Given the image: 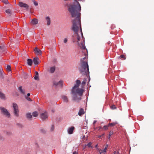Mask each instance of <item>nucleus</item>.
I'll use <instances>...</instances> for the list:
<instances>
[{
	"label": "nucleus",
	"mask_w": 154,
	"mask_h": 154,
	"mask_svg": "<svg viewBox=\"0 0 154 154\" xmlns=\"http://www.w3.org/2000/svg\"><path fill=\"white\" fill-rule=\"evenodd\" d=\"M18 90L21 94H22L23 95L25 94V90L24 89H23L22 88V87L21 86H20L18 88Z\"/></svg>",
	"instance_id": "16"
},
{
	"label": "nucleus",
	"mask_w": 154,
	"mask_h": 154,
	"mask_svg": "<svg viewBox=\"0 0 154 154\" xmlns=\"http://www.w3.org/2000/svg\"><path fill=\"white\" fill-rule=\"evenodd\" d=\"M35 75L34 77V79L36 80H39V77H38V72L37 71H35Z\"/></svg>",
	"instance_id": "20"
},
{
	"label": "nucleus",
	"mask_w": 154,
	"mask_h": 154,
	"mask_svg": "<svg viewBox=\"0 0 154 154\" xmlns=\"http://www.w3.org/2000/svg\"><path fill=\"white\" fill-rule=\"evenodd\" d=\"M110 107L112 109H114L116 108V107L115 105H112L110 106Z\"/></svg>",
	"instance_id": "30"
},
{
	"label": "nucleus",
	"mask_w": 154,
	"mask_h": 154,
	"mask_svg": "<svg viewBox=\"0 0 154 154\" xmlns=\"http://www.w3.org/2000/svg\"><path fill=\"white\" fill-rule=\"evenodd\" d=\"M30 95V94L29 93H28L27 94V95L26 96L27 97H29Z\"/></svg>",
	"instance_id": "45"
},
{
	"label": "nucleus",
	"mask_w": 154,
	"mask_h": 154,
	"mask_svg": "<svg viewBox=\"0 0 154 154\" xmlns=\"http://www.w3.org/2000/svg\"><path fill=\"white\" fill-rule=\"evenodd\" d=\"M5 12L7 13H10L11 11L10 9H7L6 10Z\"/></svg>",
	"instance_id": "37"
},
{
	"label": "nucleus",
	"mask_w": 154,
	"mask_h": 154,
	"mask_svg": "<svg viewBox=\"0 0 154 154\" xmlns=\"http://www.w3.org/2000/svg\"><path fill=\"white\" fill-rule=\"evenodd\" d=\"M27 64L29 66H31L32 64V60L30 59L27 60Z\"/></svg>",
	"instance_id": "21"
},
{
	"label": "nucleus",
	"mask_w": 154,
	"mask_h": 154,
	"mask_svg": "<svg viewBox=\"0 0 154 154\" xmlns=\"http://www.w3.org/2000/svg\"><path fill=\"white\" fill-rule=\"evenodd\" d=\"M97 146H98V145L97 144L96 146H95V147L96 148H97Z\"/></svg>",
	"instance_id": "46"
},
{
	"label": "nucleus",
	"mask_w": 154,
	"mask_h": 154,
	"mask_svg": "<svg viewBox=\"0 0 154 154\" xmlns=\"http://www.w3.org/2000/svg\"><path fill=\"white\" fill-rule=\"evenodd\" d=\"M84 113L85 112L84 109H83L81 108L79 110V112L78 115L79 116H81L82 115L84 114Z\"/></svg>",
	"instance_id": "17"
},
{
	"label": "nucleus",
	"mask_w": 154,
	"mask_h": 154,
	"mask_svg": "<svg viewBox=\"0 0 154 154\" xmlns=\"http://www.w3.org/2000/svg\"><path fill=\"white\" fill-rule=\"evenodd\" d=\"M0 98L2 99H5V95L1 92H0Z\"/></svg>",
	"instance_id": "23"
},
{
	"label": "nucleus",
	"mask_w": 154,
	"mask_h": 154,
	"mask_svg": "<svg viewBox=\"0 0 154 154\" xmlns=\"http://www.w3.org/2000/svg\"><path fill=\"white\" fill-rule=\"evenodd\" d=\"M27 77H28V76H27V75L26 74V76L24 77V78L25 79H26V78H27Z\"/></svg>",
	"instance_id": "44"
},
{
	"label": "nucleus",
	"mask_w": 154,
	"mask_h": 154,
	"mask_svg": "<svg viewBox=\"0 0 154 154\" xmlns=\"http://www.w3.org/2000/svg\"><path fill=\"white\" fill-rule=\"evenodd\" d=\"M7 70L8 71H11V66L10 65H8L7 66Z\"/></svg>",
	"instance_id": "25"
},
{
	"label": "nucleus",
	"mask_w": 154,
	"mask_h": 154,
	"mask_svg": "<svg viewBox=\"0 0 154 154\" xmlns=\"http://www.w3.org/2000/svg\"><path fill=\"white\" fill-rule=\"evenodd\" d=\"M74 129V127L73 126L69 128L68 130V133L69 134H72Z\"/></svg>",
	"instance_id": "11"
},
{
	"label": "nucleus",
	"mask_w": 154,
	"mask_h": 154,
	"mask_svg": "<svg viewBox=\"0 0 154 154\" xmlns=\"http://www.w3.org/2000/svg\"><path fill=\"white\" fill-rule=\"evenodd\" d=\"M33 2L34 5L35 6H37L38 5V3L37 2H36L35 0H33Z\"/></svg>",
	"instance_id": "32"
},
{
	"label": "nucleus",
	"mask_w": 154,
	"mask_h": 154,
	"mask_svg": "<svg viewBox=\"0 0 154 154\" xmlns=\"http://www.w3.org/2000/svg\"><path fill=\"white\" fill-rule=\"evenodd\" d=\"M98 128H99V130H100V129L102 128V127H98Z\"/></svg>",
	"instance_id": "47"
},
{
	"label": "nucleus",
	"mask_w": 154,
	"mask_h": 154,
	"mask_svg": "<svg viewBox=\"0 0 154 154\" xmlns=\"http://www.w3.org/2000/svg\"><path fill=\"white\" fill-rule=\"evenodd\" d=\"M91 144L92 143L91 142H89L87 144V146H88V147H91Z\"/></svg>",
	"instance_id": "33"
},
{
	"label": "nucleus",
	"mask_w": 154,
	"mask_h": 154,
	"mask_svg": "<svg viewBox=\"0 0 154 154\" xmlns=\"http://www.w3.org/2000/svg\"><path fill=\"white\" fill-rule=\"evenodd\" d=\"M26 118L29 120H31L32 118V115L30 113H28L26 114Z\"/></svg>",
	"instance_id": "13"
},
{
	"label": "nucleus",
	"mask_w": 154,
	"mask_h": 154,
	"mask_svg": "<svg viewBox=\"0 0 154 154\" xmlns=\"http://www.w3.org/2000/svg\"><path fill=\"white\" fill-rule=\"evenodd\" d=\"M44 132H45V130H44Z\"/></svg>",
	"instance_id": "51"
},
{
	"label": "nucleus",
	"mask_w": 154,
	"mask_h": 154,
	"mask_svg": "<svg viewBox=\"0 0 154 154\" xmlns=\"http://www.w3.org/2000/svg\"><path fill=\"white\" fill-rule=\"evenodd\" d=\"M108 127H109V126L108 125H107V126H106V125H105L103 127V129L104 130H107L108 129Z\"/></svg>",
	"instance_id": "34"
},
{
	"label": "nucleus",
	"mask_w": 154,
	"mask_h": 154,
	"mask_svg": "<svg viewBox=\"0 0 154 154\" xmlns=\"http://www.w3.org/2000/svg\"><path fill=\"white\" fill-rule=\"evenodd\" d=\"M13 113L14 115L16 117H18L19 116V110L17 105L15 103H13Z\"/></svg>",
	"instance_id": "3"
},
{
	"label": "nucleus",
	"mask_w": 154,
	"mask_h": 154,
	"mask_svg": "<svg viewBox=\"0 0 154 154\" xmlns=\"http://www.w3.org/2000/svg\"><path fill=\"white\" fill-rule=\"evenodd\" d=\"M0 110L2 114L8 118L10 117V114L8 110L3 107H0Z\"/></svg>",
	"instance_id": "4"
},
{
	"label": "nucleus",
	"mask_w": 154,
	"mask_h": 154,
	"mask_svg": "<svg viewBox=\"0 0 154 154\" xmlns=\"http://www.w3.org/2000/svg\"><path fill=\"white\" fill-rule=\"evenodd\" d=\"M45 20L47 21V24L48 26L50 25L51 24V19L49 17H47L45 18Z\"/></svg>",
	"instance_id": "15"
},
{
	"label": "nucleus",
	"mask_w": 154,
	"mask_h": 154,
	"mask_svg": "<svg viewBox=\"0 0 154 154\" xmlns=\"http://www.w3.org/2000/svg\"><path fill=\"white\" fill-rule=\"evenodd\" d=\"M33 61L34 64L35 65L38 64L39 62V59L38 57L34 58L33 59Z\"/></svg>",
	"instance_id": "9"
},
{
	"label": "nucleus",
	"mask_w": 154,
	"mask_h": 154,
	"mask_svg": "<svg viewBox=\"0 0 154 154\" xmlns=\"http://www.w3.org/2000/svg\"><path fill=\"white\" fill-rule=\"evenodd\" d=\"M19 5L21 8H25L26 10L28 9L29 7V6L27 4L21 2H19Z\"/></svg>",
	"instance_id": "5"
},
{
	"label": "nucleus",
	"mask_w": 154,
	"mask_h": 154,
	"mask_svg": "<svg viewBox=\"0 0 154 154\" xmlns=\"http://www.w3.org/2000/svg\"><path fill=\"white\" fill-rule=\"evenodd\" d=\"M76 83L72 88L71 94L72 95V100L78 102L81 100V97L84 90L82 88H79V86L81 84L80 80H77Z\"/></svg>",
	"instance_id": "1"
},
{
	"label": "nucleus",
	"mask_w": 154,
	"mask_h": 154,
	"mask_svg": "<svg viewBox=\"0 0 154 154\" xmlns=\"http://www.w3.org/2000/svg\"><path fill=\"white\" fill-rule=\"evenodd\" d=\"M55 66H53L51 67L49 70V72L51 73H53L55 70Z\"/></svg>",
	"instance_id": "12"
},
{
	"label": "nucleus",
	"mask_w": 154,
	"mask_h": 154,
	"mask_svg": "<svg viewBox=\"0 0 154 154\" xmlns=\"http://www.w3.org/2000/svg\"><path fill=\"white\" fill-rule=\"evenodd\" d=\"M68 40L66 38H65L63 42L65 43H66L67 42Z\"/></svg>",
	"instance_id": "39"
},
{
	"label": "nucleus",
	"mask_w": 154,
	"mask_h": 154,
	"mask_svg": "<svg viewBox=\"0 0 154 154\" xmlns=\"http://www.w3.org/2000/svg\"><path fill=\"white\" fill-rule=\"evenodd\" d=\"M113 133L112 131H110L109 134V136H108V138L109 139L110 138L112 134Z\"/></svg>",
	"instance_id": "29"
},
{
	"label": "nucleus",
	"mask_w": 154,
	"mask_h": 154,
	"mask_svg": "<svg viewBox=\"0 0 154 154\" xmlns=\"http://www.w3.org/2000/svg\"><path fill=\"white\" fill-rule=\"evenodd\" d=\"M96 122H97V121L95 120L93 122V124L94 125L96 123Z\"/></svg>",
	"instance_id": "43"
},
{
	"label": "nucleus",
	"mask_w": 154,
	"mask_h": 154,
	"mask_svg": "<svg viewBox=\"0 0 154 154\" xmlns=\"http://www.w3.org/2000/svg\"><path fill=\"white\" fill-rule=\"evenodd\" d=\"M1 48V47L0 46V48Z\"/></svg>",
	"instance_id": "50"
},
{
	"label": "nucleus",
	"mask_w": 154,
	"mask_h": 154,
	"mask_svg": "<svg viewBox=\"0 0 154 154\" xmlns=\"http://www.w3.org/2000/svg\"><path fill=\"white\" fill-rule=\"evenodd\" d=\"M17 125L18 127L20 128H22L23 127V125L21 124H17Z\"/></svg>",
	"instance_id": "31"
},
{
	"label": "nucleus",
	"mask_w": 154,
	"mask_h": 154,
	"mask_svg": "<svg viewBox=\"0 0 154 154\" xmlns=\"http://www.w3.org/2000/svg\"><path fill=\"white\" fill-rule=\"evenodd\" d=\"M63 81L61 80L59 81L58 82H56L54 81L53 82V84L55 85H60L62 86V85Z\"/></svg>",
	"instance_id": "10"
},
{
	"label": "nucleus",
	"mask_w": 154,
	"mask_h": 154,
	"mask_svg": "<svg viewBox=\"0 0 154 154\" xmlns=\"http://www.w3.org/2000/svg\"><path fill=\"white\" fill-rule=\"evenodd\" d=\"M102 153V152H100V153H99V154H101V153Z\"/></svg>",
	"instance_id": "49"
},
{
	"label": "nucleus",
	"mask_w": 154,
	"mask_h": 154,
	"mask_svg": "<svg viewBox=\"0 0 154 154\" xmlns=\"http://www.w3.org/2000/svg\"><path fill=\"white\" fill-rule=\"evenodd\" d=\"M116 124V123H114V122L111 123H109L108 125L109 126H113L114 125H115Z\"/></svg>",
	"instance_id": "27"
},
{
	"label": "nucleus",
	"mask_w": 154,
	"mask_h": 154,
	"mask_svg": "<svg viewBox=\"0 0 154 154\" xmlns=\"http://www.w3.org/2000/svg\"><path fill=\"white\" fill-rule=\"evenodd\" d=\"M35 53L37 55H41L42 54L41 51L37 47H36L34 49Z\"/></svg>",
	"instance_id": "7"
},
{
	"label": "nucleus",
	"mask_w": 154,
	"mask_h": 154,
	"mask_svg": "<svg viewBox=\"0 0 154 154\" xmlns=\"http://www.w3.org/2000/svg\"><path fill=\"white\" fill-rule=\"evenodd\" d=\"M78 44H79H79H79V43H78Z\"/></svg>",
	"instance_id": "52"
},
{
	"label": "nucleus",
	"mask_w": 154,
	"mask_h": 154,
	"mask_svg": "<svg viewBox=\"0 0 154 154\" xmlns=\"http://www.w3.org/2000/svg\"><path fill=\"white\" fill-rule=\"evenodd\" d=\"M97 151H98L100 153V152H102V153L103 152L102 150H101V149H100L99 148H97Z\"/></svg>",
	"instance_id": "40"
},
{
	"label": "nucleus",
	"mask_w": 154,
	"mask_h": 154,
	"mask_svg": "<svg viewBox=\"0 0 154 154\" xmlns=\"http://www.w3.org/2000/svg\"><path fill=\"white\" fill-rule=\"evenodd\" d=\"M6 134L10 136L12 134V133L10 131H6L5 132Z\"/></svg>",
	"instance_id": "26"
},
{
	"label": "nucleus",
	"mask_w": 154,
	"mask_h": 154,
	"mask_svg": "<svg viewBox=\"0 0 154 154\" xmlns=\"http://www.w3.org/2000/svg\"><path fill=\"white\" fill-rule=\"evenodd\" d=\"M73 154H78V152L75 151L73 152Z\"/></svg>",
	"instance_id": "42"
},
{
	"label": "nucleus",
	"mask_w": 154,
	"mask_h": 154,
	"mask_svg": "<svg viewBox=\"0 0 154 154\" xmlns=\"http://www.w3.org/2000/svg\"><path fill=\"white\" fill-rule=\"evenodd\" d=\"M120 57L121 58L123 59L124 60H125L126 59L125 56L124 55H121Z\"/></svg>",
	"instance_id": "35"
},
{
	"label": "nucleus",
	"mask_w": 154,
	"mask_h": 154,
	"mask_svg": "<svg viewBox=\"0 0 154 154\" xmlns=\"http://www.w3.org/2000/svg\"><path fill=\"white\" fill-rule=\"evenodd\" d=\"M38 113L37 111H35L33 112L32 113V116L34 117H36L38 116Z\"/></svg>",
	"instance_id": "22"
},
{
	"label": "nucleus",
	"mask_w": 154,
	"mask_h": 154,
	"mask_svg": "<svg viewBox=\"0 0 154 154\" xmlns=\"http://www.w3.org/2000/svg\"><path fill=\"white\" fill-rule=\"evenodd\" d=\"M4 140V138L2 136L0 135V140Z\"/></svg>",
	"instance_id": "41"
},
{
	"label": "nucleus",
	"mask_w": 154,
	"mask_h": 154,
	"mask_svg": "<svg viewBox=\"0 0 154 154\" xmlns=\"http://www.w3.org/2000/svg\"><path fill=\"white\" fill-rule=\"evenodd\" d=\"M48 114L47 112L42 113L40 115V117L43 120L48 118Z\"/></svg>",
	"instance_id": "6"
},
{
	"label": "nucleus",
	"mask_w": 154,
	"mask_h": 154,
	"mask_svg": "<svg viewBox=\"0 0 154 154\" xmlns=\"http://www.w3.org/2000/svg\"><path fill=\"white\" fill-rule=\"evenodd\" d=\"M116 153V151H115L114 152V153H113V154H115Z\"/></svg>",
	"instance_id": "48"
},
{
	"label": "nucleus",
	"mask_w": 154,
	"mask_h": 154,
	"mask_svg": "<svg viewBox=\"0 0 154 154\" xmlns=\"http://www.w3.org/2000/svg\"><path fill=\"white\" fill-rule=\"evenodd\" d=\"M79 69L81 74L82 75H86V78H85L82 83V86H84L87 81V79L88 77H89L88 66V64L87 59L86 57H84L83 58V60H81L80 67Z\"/></svg>",
	"instance_id": "2"
},
{
	"label": "nucleus",
	"mask_w": 154,
	"mask_h": 154,
	"mask_svg": "<svg viewBox=\"0 0 154 154\" xmlns=\"http://www.w3.org/2000/svg\"><path fill=\"white\" fill-rule=\"evenodd\" d=\"M54 125H52L51 127V131H54Z\"/></svg>",
	"instance_id": "36"
},
{
	"label": "nucleus",
	"mask_w": 154,
	"mask_h": 154,
	"mask_svg": "<svg viewBox=\"0 0 154 154\" xmlns=\"http://www.w3.org/2000/svg\"><path fill=\"white\" fill-rule=\"evenodd\" d=\"M2 2L5 4H7L8 2V0H2Z\"/></svg>",
	"instance_id": "38"
},
{
	"label": "nucleus",
	"mask_w": 154,
	"mask_h": 154,
	"mask_svg": "<svg viewBox=\"0 0 154 154\" xmlns=\"http://www.w3.org/2000/svg\"><path fill=\"white\" fill-rule=\"evenodd\" d=\"M79 46L81 49L83 50L85 49L86 48L85 45L84 41V39H83V41L81 42L80 44H79Z\"/></svg>",
	"instance_id": "8"
},
{
	"label": "nucleus",
	"mask_w": 154,
	"mask_h": 154,
	"mask_svg": "<svg viewBox=\"0 0 154 154\" xmlns=\"http://www.w3.org/2000/svg\"><path fill=\"white\" fill-rule=\"evenodd\" d=\"M62 98L63 100V101L66 103H68V97L67 96L65 95H63L62 96Z\"/></svg>",
	"instance_id": "14"
},
{
	"label": "nucleus",
	"mask_w": 154,
	"mask_h": 154,
	"mask_svg": "<svg viewBox=\"0 0 154 154\" xmlns=\"http://www.w3.org/2000/svg\"><path fill=\"white\" fill-rule=\"evenodd\" d=\"M25 98L27 99L29 101H32L31 99L28 97H27L26 95H25Z\"/></svg>",
	"instance_id": "28"
},
{
	"label": "nucleus",
	"mask_w": 154,
	"mask_h": 154,
	"mask_svg": "<svg viewBox=\"0 0 154 154\" xmlns=\"http://www.w3.org/2000/svg\"><path fill=\"white\" fill-rule=\"evenodd\" d=\"M108 146V144H106L105 146V148H104V149L103 150V152H106L107 149V148Z\"/></svg>",
	"instance_id": "24"
},
{
	"label": "nucleus",
	"mask_w": 154,
	"mask_h": 154,
	"mask_svg": "<svg viewBox=\"0 0 154 154\" xmlns=\"http://www.w3.org/2000/svg\"><path fill=\"white\" fill-rule=\"evenodd\" d=\"M3 70L1 69H0V79L1 80H3L4 78V77L3 75Z\"/></svg>",
	"instance_id": "18"
},
{
	"label": "nucleus",
	"mask_w": 154,
	"mask_h": 154,
	"mask_svg": "<svg viewBox=\"0 0 154 154\" xmlns=\"http://www.w3.org/2000/svg\"><path fill=\"white\" fill-rule=\"evenodd\" d=\"M38 20L36 19H34L31 21V23L34 25L37 24L38 23Z\"/></svg>",
	"instance_id": "19"
}]
</instances>
